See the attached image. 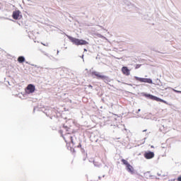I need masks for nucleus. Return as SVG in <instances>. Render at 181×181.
<instances>
[{
	"instance_id": "6",
	"label": "nucleus",
	"mask_w": 181,
	"mask_h": 181,
	"mask_svg": "<svg viewBox=\"0 0 181 181\" xmlns=\"http://www.w3.org/2000/svg\"><path fill=\"white\" fill-rule=\"evenodd\" d=\"M144 158L146 159H152L153 158H155V153L152 151L146 152L144 153Z\"/></svg>"
},
{
	"instance_id": "3",
	"label": "nucleus",
	"mask_w": 181,
	"mask_h": 181,
	"mask_svg": "<svg viewBox=\"0 0 181 181\" xmlns=\"http://www.w3.org/2000/svg\"><path fill=\"white\" fill-rule=\"evenodd\" d=\"M146 97H148V98H150V100H153V101H158L160 103H163L164 104H168V102H166L165 100L160 99L156 96H153V95L151 94L146 95Z\"/></svg>"
},
{
	"instance_id": "1",
	"label": "nucleus",
	"mask_w": 181,
	"mask_h": 181,
	"mask_svg": "<svg viewBox=\"0 0 181 181\" xmlns=\"http://www.w3.org/2000/svg\"><path fill=\"white\" fill-rule=\"evenodd\" d=\"M67 38L72 42L74 45H76V46H80L83 45H88V42L84 40H80L78 38L73 37L70 35H66Z\"/></svg>"
},
{
	"instance_id": "5",
	"label": "nucleus",
	"mask_w": 181,
	"mask_h": 181,
	"mask_svg": "<svg viewBox=\"0 0 181 181\" xmlns=\"http://www.w3.org/2000/svg\"><path fill=\"white\" fill-rule=\"evenodd\" d=\"M66 144H73V136L70 133H66L63 136Z\"/></svg>"
},
{
	"instance_id": "16",
	"label": "nucleus",
	"mask_w": 181,
	"mask_h": 181,
	"mask_svg": "<svg viewBox=\"0 0 181 181\" xmlns=\"http://www.w3.org/2000/svg\"><path fill=\"white\" fill-rule=\"evenodd\" d=\"M78 148H81V144H78Z\"/></svg>"
},
{
	"instance_id": "15",
	"label": "nucleus",
	"mask_w": 181,
	"mask_h": 181,
	"mask_svg": "<svg viewBox=\"0 0 181 181\" xmlns=\"http://www.w3.org/2000/svg\"><path fill=\"white\" fill-rule=\"evenodd\" d=\"M177 181H181V176L178 177L177 178Z\"/></svg>"
},
{
	"instance_id": "12",
	"label": "nucleus",
	"mask_w": 181,
	"mask_h": 181,
	"mask_svg": "<svg viewBox=\"0 0 181 181\" xmlns=\"http://www.w3.org/2000/svg\"><path fill=\"white\" fill-rule=\"evenodd\" d=\"M64 129H66V132H69L70 129L69 127L67 128V127H64Z\"/></svg>"
},
{
	"instance_id": "17",
	"label": "nucleus",
	"mask_w": 181,
	"mask_h": 181,
	"mask_svg": "<svg viewBox=\"0 0 181 181\" xmlns=\"http://www.w3.org/2000/svg\"><path fill=\"white\" fill-rule=\"evenodd\" d=\"M89 87H90V88H93V86L90 85Z\"/></svg>"
},
{
	"instance_id": "14",
	"label": "nucleus",
	"mask_w": 181,
	"mask_h": 181,
	"mask_svg": "<svg viewBox=\"0 0 181 181\" xmlns=\"http://www.w3.org/2000/svg\"><path fill=\"white\" fill-rule=\"evenodd\" d=\"M141 64H136L135 66V69H139V67H141Z\"/></svg>"
},
{
	"instance_id": "13",
	"label": "nucleus",
	"mask_w": 181,
	"mask_h": 181,
	"mask_svg": "<svg viewBox=\"0 0 181 181\" xmlns=\"http://www.w3.org/2000/svg\"><path fill=\"white\" fill-rule=\"evenodd\" d=\"M173 90L175 92V93H178L180 94H181V91L180 90H177L175 89H173Z\"/></svg>"
},
{
	"instance_id": "10",
	"label": "nucleus",
	"mask_w": 181,
	"mask_h": 181,
	"mask_svg": "<svg viewBox=\"0 0 181 181\" xmlns=\"http://www.w3.org/2000/svg\"><path fill=\"white\" fill-rule=\"evenodd\" d=\"M93 76H95L96 77H98V78H107V77L104 75H101L100 73L97 72V71H94L93 72Z\"/></svg>"
},
{
	"instance_id": "2",
	"label": "nucleus",
	"mask_w": 181,
	"mask_h": 181,
	"mask_svg": "<svg viewBox=\"0 0 181 181\" xmlns=\"http://www.w3.org/2000/svg\"><path fill=\"white\" fill-rule=\"evenodd\" d=\"M122 162L123 165H126L127 170L128 172H129V173H132V174L134 173V167H132V165H131V164H129V163H128V161L127 160L122 159Z\"/></svg>"
},
{
	"instance_id": "4",
	"label": "nucleus",
	"mask_w": 181,
	"mask_h": 181,
	"mask_svg": "<svg viewBox=\"0 0 181 181\" xmlns=\"http://www.w3.org/2000/svg\"><path fill=\"white\" fill-rule=\"evenodd\" d=\"M134 80H136V81H139V83H148V84H152V79L151 78L134 76Z\"/></svg>"
},
{
	"instance_id": "8",
	"label": "nucleus",
	"mask_w": 181,
	"mask_h": 181,
	"mask_svg": "<svg viewBox=\"0 0 181 181\" xmlns=\"http://www.w3.org/2000/svg\"><path fill=\"white\" fill-rule=\"evenodd\" d=\"M21 15V11L19 10L15 11L13 12V18L16 21H18L19 19V16Z\"/></svg>"
},
{
	"instance_id": "9",
	"label": "nucleus",
	"mask_w": 181,
	"mask_h": 181,
	"mask_svg": "<svg viewBox=\"0 0 181 181\" xmlns=\"http://www.w3.org/2000/svg\"><path fill=\"white\" fill-rule=\"evenodd\" d=\"M27 93H35V86H33L32 84H29L27 86Z\"/></svg>"
},
{
	"instance_id": "7",
	"label": "nucleus",
	"mask_w": 181,
	"mask_h": 181,
	"mask_svg": "<svg viewBox=\"0 0 181 181\" xmlns=\"http://www.w3.org/2000/svg\"><path fill=\"white\" fill-rule=\"evenodd\" d=\"M122 73L124 74V76H129L131 74V71L127 66H123L122 68Z\"/></svg>"
},
{
	"instance_id": "11",
	"label": "nucleus",
	"mask_w": 181,
	"mask_h": 181,
	"mask_svg": "<svg viewBox=\"0 0 181 181\" xmlns=\"http://www.w3.org/2000/svg\"><path fill=\"white\" fill-rule=\"evenodd\" d=\"M18 63H24L25 62V58L23 57H18Z\"/></svg>"
}]
</instances>
